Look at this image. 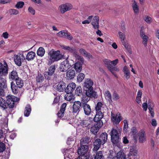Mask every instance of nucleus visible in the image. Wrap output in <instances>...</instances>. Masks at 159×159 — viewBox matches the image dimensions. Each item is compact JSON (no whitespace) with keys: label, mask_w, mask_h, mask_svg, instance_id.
Returning a JSON list of instances; mask_svg holds the SVG:
<instances>
[{"label":"nucleus","mask_w":159,"mask_h":159,"mask_svg":"<svg viewBox=\"0 0 159 159\" xmlns=\"http://www.w3.org/2000/svg\"><path fill=\"white\" fill-rule=\"evenodd\" d=\"M84 100L81 99L82 107L83 108L84 114L89 116L91 114L92 111L90 106Z\"/></svg>","instance_id":"6e6552de"},{"label":"nucleus","mask_w":159,"mask_h":159,"mask_svg":"<svg viewBox=\"0 0 159 159\" xmlns=\"http://www.w3.org/2000/svg\"><path fill=\"white\" fill-rule=\"evenodd\" d=\"M113 99L114 100H117L119 98V95L116 91H114L112 95Z\"/></svg>","instance_id":"052dcab7"},{"label":"nucleus","mask_w":159,"mask_h":159,"mask_svg":"<svg viewBox=\"0 0 159 159\" xmlns=\"http://www.w3.org/2000/svg\"><path fill=\"white\" fill-rule=\"evenodd\" d=\"M31 111V108L30 105H27L25 107L24 111V115L26 117H28L30 115Z\"/></svg>","instance_id":"cd10ccee"},{"label":"nucleus","mask_w":159,"mask_h":159,"mask_svg":"<svg viewBox=\"0 0 159 159\" xmlns=\"http://www.w3.org/2000/svg\"><path fill=\"white\" fill-rule=\"evenodd\" d=\"M101 144L103 145L102 141L100 139H96L93 143V150L97 151L100 148Z\"/></svg>","instance_id":"a211bd4d"},{"label":"nucleus","mask_w":159,"mask_h":159,"mask_svg":"<svg viewBox=\"0 0 159 159\" xmlns=\"http://www.w3.org/2000/svg\"><path fill=\"white\" fill-rule=\"evenodd\" d=\"M57 35L59 37H64L69 40H72L73 37L67 30H62L57 34Z\"/></svg>","instance_id":"1a4fd4ad"},{"label":"nucleus","mask_w":159,"mask_h":159,"mask_svg":"<svg viewBox=\"0 0 159 159\" xmlns=\"http://www.w3.org/2000/svg\"><path fill=\"white\" fill-rule=\"evenodd\" d=\"M89 149L88 145L84 144L80 145V146L78 149V153L79 155L87 156V152Z\"/></svg>","instance_id":"9d476101"},{"label":"nucleus","mask_w":159,"mask_h":159,"mask_svg":"<svg viewBox=\"0 0 159 159\" xmlns=\"http://www.w3.org/2000/svg\"><path fill=\"white\" fill-rule=\"evenodd\" d=\"M152 18L148 16H146L145 17L144 20L148 23H150L152 22Z\"/></svg>","instance_id":"e2e57ef3"},{"label":"nucleus","mask_w":159,"mask_h":159,"mask_svg":"<svg viewBox=\"0 0 159 159\" xmlns=\"http://www.w3.org/2000/svg\"><path fill=\"white\" fill-rule=\"evenodd\" d=\"M105 96L106 99L110 100H111V94L109 91L107 90L105 92Z\"/></svg>","instance_id":"3c124183"},{"label":"nucleus","mask_w":159,"mask_h":159,"mask_svg":"<svg viewBox=\"0 0 159 159\" xmlns=\"http://www.w3.org/2000/svg\"><path fill=\"white\" fill-rule=\"evenodd\" d=\"M107 137L108 134L106 132L103 133L100 135L99 139L102 141L103 144H105L107 142Z\"/></svg>","instance_id":"7c9ffc66"},{"label":"nucleus","mask_w":159,"mask_h":159,"mask_svg":"<svg viewBox=\"0 0 159 159\" xmlns=\"http://www.w3.org/2000/svg\"><path fill=\"white\" fill-rule=\"evenodd\" d=\"M75 93L78 96H80L82 94V89L80 86H79L77 87L75 90Z\"/></svg>","instance_id":"09e8293b"},{"label":"nucleus","mask_w":159,"mask_h":159,"mask_svg":"<svg viewBox=\"0 0 159 159\" xmlns=\"http://www.w3.org/2000/svg\"><path fill=\"white\" fill-rule=\"evenodd\" d=\"M56 67V65H52L50 66L47 72L48 75L49 76L52 75L54 73Z\"/></svg>","instance_id":"72a5a7b5"},{"label":"nucleus","mask_w":159,"mask_h":159,"mask_svg":"<svg viewBox=\"0 0 159 159\" xmlns=\"http://www.w3.org/2000/svg\"><path fill=\"white\" fill-rule=\"evenodd\" d=\"M72 65L71 62L68 59H66L61 63L59 67L60 70L62 72H66Z\"/></svg>","instance_id":"423d86ee"},{"label":"nucleus","mask_w":159,"mask_h":159,"mask_svg":"<svg viewBox=\"0 0 159 159\" xmlns=\"http://www.w3.org/2000/svg\"><path fill=\"white\" fill-rule=\"evenodd\" d=\"M65 95V99L67 101H70L74 99V95L72 93H66Z\"/></svg>","instance_id":"79ce46f5"},{"label":"nucleus","mask_w":159,"mask_h":159,"mask_svg":"<svg viewBox=\"0 0 159 159\" xmlns=\"http://www.w3.org/2000/svg\"><path fill=\"white\" fill-rule=\"evenodd\" d=\"M104 152L99 151L97 152L94 157V159H104V156L103 155Z\"/></svg>","instance_id":"473e14b6"},{"label":"nucleus","mask_w":159,"mask_h":159,"mask_svg":"<svg viewBox=\"0 0 159 159\" xmlns=\"http://www.w3.org/2000/svg\"><path fill=\"white\" fill-rule=\"evenodd\" d=\"M102 125H103L102 124H99L96 122L94 125L91 127L90 129L91 132L94 134H96L99 129Z\"/></svg>","instance_id":"4468645a"},{"label":"nucleus","mask_w":159,"mask_h":159,"mask_svg":"<svg viewBox=\"0 0 159 159\" xmlns=\"http://www.w3.org/2000/svg\"><path fill=\"white\" fill-rule=\"evenodd\" d=\"M111 116L113 121L115 122H119L122 120L121 116L119 113H117L115 116V115L111 113Z\"/></svg>","instance_id":"a878e982"},{"label":"nucleus","mask_w":159,"mask_h":159,"mask_svg":"<svg viewBox=\"0 0 159 159\" xmlns=\"http://www.w3.org/2000/svg\"><path fill=\"white\" fill-rule=\"evenodd\" d=\"M139 137V141L141 143L144 142L146 140V137L145 136V132L144 130H141L138 133Z\"/></svg>","instance_id":"6ab92c4d"},{"label":"nucleus","mask_w":159,"mask_h":159,"mask_svg":"<svg viewBox=\"0 0 159 159\" xmlns=\"http://www.w3.org/2000/svg\"><path fill=\"white\" fill-rule=\"evenodd\" d=\"M132 2V7L134 13H138L139 12V7L138 3L135 0H133Z\"/></svg>","instance_id":"c85d7f7f"},{"label":"nucleus","mask_w":159,"mask_h":159,"mask_svg":"<svg viewBox=\"0 0 159 159\" xmlns=\"http://www.w3.org/2000/svg\"><path fill=\"white\" fill-rule=\"evenodd\" d=\"M28 11L32 15H34L35 14V10L31 7H29Z\"/></svg>","instance_id":"338daca9"},{"label":"nucleus","mask_w":159,"mask_h":159,"mask_svg":"<svg viewBox=\"0 0 159 159\" xmlns=\"http://www.w3.org/2000/svg\"><path fill=\"white\" fill-rule=\"evenodd\" d=\"M25 3L23 1H19L17 2L15 5V7L17 9L22 8L24 5Z\"/></svg>","instance_id":"8fccbe9b"},{"label":"nucleus","mask_w":159,"mask_h":159,"mask_svg":"<svg viewBox=\"0 0 159 159\" xmlns=\"http://www.w3.org/2000/svg\"><path fill=\"white\" fill-rule=\"evenodd\" d=\"M9 77L10 79L12 80H16L19 78L18 76L17 72L15 70H13L11 72V74L9 75Z\"/></svg>","instance_id":"393cba45"},{"label":"nucleus","mask_w":159,"mask_h":159,"mask_svg":"<svg viewBox=\"0 0 159 159\" xmlns=\"http://www.w3.org/2000/svg\"><path fill=\"white\" fill-rule=\"evenodd\" d=\"M71 53L73 54L74 56L76 59H78L82 63L84 62V58L79 55L75 49L74 48V52H72Z\"/></svg>","instance_id":"c9c22d12"},{"label":"nucleus","mask_w":159,"mask_h":159,"mask_svg":"<svg viewBox=\"0 0 159 159\" xmlns=\"http://www.w3.org/2000/svg\"><path fill=\"white\" fill-rule=\"evenodd\" d=\"M44 80L43 75L41 74H38L36 77V81L38 83L42 82Z\"/></svg>","instance_id":"49530a36"},{"label":"nucleus","mask_w":159,"mask_h":159,"mask_svg":"<svg viewBox=\"0 0 159 159\" xmlns=\"http://www.w3.org/2000/svg\"><path fill=\"white\" fill-rule=\"evenodd\" d=\"M16 81V85L15 83L12 81L11 83V88L13 93L15 94H17L24 86L23 81L20 78L17 79Z\"/></svg>","instance_id":"7ed1b4c3"},{"label":"nucleus","mask_w":159,"mask_h":159,"mask_svg":"<svg viewBox=\"0 0 159 159\" xmlns=\"http://www.w3.org/2000/svg\"><path fill=\"white\" fill-rule=\"evenodd\" d=\"M74 68L77 72H80L82 70V64L79 61L76 62L74 64Z\"/></svg>","instance_id":"2f4dec72"},{"label":"nucleus","mask_w":159,"mask_h":159,"mask_svg":"<svg viewBox=\"0 0 159 159\" xmlns=\"http://www.w3.org/2000/svg\"><path fill=\"white\" fill-rule=\"evenodd\" d=\"M79 52L82 55L84 56L87 57L89 58H91L92 56L91 54L88 53L84 49L81 48L79 50Z\"/></svg>","instance_id":"f704fd0d"},{"label":"nucleus","mask_w":159,"mask_h":159,"mask_svg":"<svg viewBox=\"0 0 159 159\" xmlns=\"http://www.w3.org/2000/svg\"><path fill=\"white\" fill-rule=\"evenodd\" d=\"M110 154L108 157L110 159H113L116 157V153L112 150H110Z\"/></svg>","instance_id":"5fc2aeb1"},{"label":"nucleus","mask_w":159,"mask_h":159,"mask_svg":"<svg viewBox=\"0 0 159 159\" xmlns=\"http://www.w3.org/2000/svg\"><path fill=\"white\" fill-rule=\"evenodd\" d=\"M14 61L15 63L18 66L21 65L22 62L25 60V58L23 54L19 53L14 56Z\"/></svg>","instance_id":"0eeeda50"},{"label":"nucleus","mask_w":159,"mask_h":159,"mask_svg":"<svg viewBox=\"0 0 159 159\" xmlns=\"http://www.w3.org/2000/svg\"><path fill=\"white\" fill-rule=\"evenodd\" d=\"M75 75V70L74 69H70L66 72V76L67 79H73Z\"/></svg>","instance_id":"4be33fe9"},{"label":"nucleus","mask_w":159,"mask_h":159,"mask_svg":"<svg viewBox=\"0 0 159 159\" xmlns=\"http://www.w3.org/2000/svg\"><path fill=\"white\" fill-rule=\"evenodd\" d=\"M97 92L93 90V89H84L81 99L86 102H89L90 98H95Z\"/></svg>","instance_id":"f257e3e1"},{"label":"nucleus","mask_w":159,"mask_h":159,"mask_svg":"<svg viewBox=\"0 0 159 159\" xmlns=\"http://www.w3.org/2000/svg\"><path fill=\"white\" fill-rule=\"evenodd\" d=\"M72 8V5L68 3L61 5L59 7V9L62 13L70 10Z\"/></svg>","instance_id":"f8f14e48"},{"label":"nucleus","mask_w":159,"mask_h":159,"mask_svg":"<svg viewBox=\"0 0 159 159\" xmlns=\"http://www.w3.org/2000/svg\"><path fill=\"white\" fill-rule=\"evenodd\" d=\"M9 12L11 14L17 15L19 13V11L16 9H11L9 10Z\"/></svg>","instance_id":"4d7b16f0"},{"label":"nucleus","mask_w":159,"mask_h":159,"mask_svg":"<svg viewBox=\"0 0 159 159\" xmlns=\"http://www.w3.org/2000/svg\"><path fill=\"white\" fill-rule=\"evenodd\" d=\"M103 62L105 64L107 65V67L109 69V67H110L112 65L111 64V61L107 59H105L104 60Z\"/></svg>","instance_id":"bf43d9fd"},{"label":"nucleus","mask_w":159,"mask_h":159,"mask_svg":"<svg viewBox=\"0 0 159 159\" xmlns=\"http://www.w3.org/2000/svg\"><path fill=\"white\" fill-rule=\"evenodd\" d=\"M60 53L59 50L55 51L52 49L49 51L48 54L49 56L48 64L51 65L54 62L61 59L62 58V56Z\"/></svg>","instance_id":"f03ea898"},{"label":"nucleus","mask_w":159,"mask_h":159,"mask_svg":"<svg viewBox=\"0 0 159 159\" xmlns=\"http://www.w3.org/2000/svg\"><path fill=\"white\" fill-rule=\"evenodd\" d=\"M5 145L3 143L0 142V152H2L5 149Z\"/></svg>","instance_id":"13d9d810"},{"label":"nucleus","mask_w":159,"mask_h":159,"mask_svg":"<svg viewBox=\"0 0 159 159\" xmlns=\"http://www.w3.org/2000/svg\"><path fill=\"white\" fill-rule=\"evenodd\" d=\"M145 28L144 27L142 26L141 28L140 31V34L141 37L143 39V40H148V36L145 34L144 33V30Z\"/></svg>","instance_id":"a19ab883"},{"label":"nucleus","mask_w":159,"mask_h":159,"mask_svg":"<svg viewBox=\"0 0 159 159\" xmlns=\"http://www.w3.org/2000/svg\"><path fill=\"white\" fill-rule=\"evenodd\" d=\"M118 34L121 40H124L125 39V35L124 34H123L121 32H118Z\"/></svg>","instance_id":"0e129e2a"},{"label":"nucleus","mask_w":159,"mask_h":159,"mask_svg":"<svg viewBox=\"0 0 159 159\" xmlns=\"http://www.w3.org/2000/svg\"><path fill=\"white\" fill-rule=\"evenodd\" d=\"M76 87L75 84L74 83H71L68 84L65 89L66 93H72L74 91Z\"/></svg>","instance_id":"f3484780"},{"label":"nucleus","mask_w":159,"mask_h":159,"mask_svg":"<svg viewBox=\"0 0 159 159\" xmlns=\"http://www.w3.org/2000/svg\"><path fill=\"white\" fill-rule=\"evenodd\" d=\"M66 84L63 81H60L57 84V89L59 92H63L66 89Z\"/></svg>","instance_id":"5701e85b"},{"label":"nucleus","mask_w":159,"mask_h":159,"mask_svg":"<svg viewBox=\"0 0 159 159\" xmlns=\"http://www.w3.org/2000/svg\"><path fill=\"white\" fill-rule=\"evenodd\" d=\"M148 108L150 107L151 108H153L154 106V103L152 101L151 99H148Z\"/></svg>","instance_id":"680f3d73"},{"label":"nucleus","mask_w":159,"mask_h":159,"mask_svg":"<svg viewBox=\"0 0 159 159\" xmlns=\"http://www.w3.org/2000/svg\"><path fill=\"white\" fill-rule=\"evenodd\" d=\"M6 88H3L2 87H0V96H4L5 95L4 89Z\"/></svg>","instance_id":"69168bd1"},{"label":"nucleus","mask_w":159,"mask_h":159,"mask_svg":"<svg viewBox=\"0 0 159 159\" xmlns=\"http://www.w3.org/2000/svg\"><path fill=\"white\" fill-rule=\"evenodd\" d=\"M19 98L12 95H8L6 97V103L7 107L10 108H13L15 106V102L19 100Z\"/></svg>","instance_id":"39448f33"},{"label":"nucleus","mask_w":159,"mask_h":159,"mask_svg":"<svg viewBox=\"0 0 159 159\" xmlns=\"http://www.w3.org/2000/svg\"><path fill=\"white\" fill-rule=\"evenodd\" d=\"M125 157V155L122 151L118 152L116 156V159H126Z\"/></svg>","instance_id":"e433bc0d"},{"label":"nucleus","mask_w":159,"mask_h":159,"mask_svg":"<svg viewBox=\"0 0 159 159\" xmlns=\"http://www.w3.org/2000/svg\"><path fill=\"white\" fill-rule=\"evenodd\" d=\"M80 125L83 127L88 126L89 124V121L88 120H83L80 122Z\"/></svg>","instance_id":"de8ad7c7"},{"label":"nucleus","mask_w":159,"mask_h":159,"mask_svg":"<svg viewBox=\"0 0 159 159\" xmlns=\"http://www.w3.org/2000/svg\"><path fill=\"white\" fill-rule=\"evenodd\" d=\"M0 87L3 88H7V84L6 80L3 78H0Z\"/></svg>","instance_id":"58836bf2"},{"label":"nucleus","mask_w":159,"mask_h":159,"mask_svg":"<svg viewBox=\"0 0 159 159\" xmlns=\"http://www.w3.org/2000/svg\"><path fill=\"white\" fill-rule=\"evenodd\" d=\"M93 85V82L91 79H87L84 82V89H93L92 86Z\"/></svg>","instance_id":"412c9836"},{"label":"nucleus","mask_w":159,"mask_h":159,"mask_svg":"<svg viewBox=\"0 0 159 159\" xmlns=\"http://www.w3.org/2000/svg\"><path fill=\"white\" fill-rule=\"evenodd\" d=\"M45 50L42 47H39L38 49L37 52V54L41 57H42L45 53Z\"/></svg>","instance_id":"c03bdc74"},{"label":"nucleus","mask_w":159,"mask_h":159,"mask_svg":"<svg viewBox=\"0 0 159 159\" xmlns=\"http://www.w3.org/2000/svg\"><path fill=\"white\" fill-rule=\"evenodd\" d=\"M104 114L102 111L96 112V114L93 118V120L96 123L102 124L103 125V122L101 120Z\"/></svg>","instance_id":"9b49d317"},{"label":"nucleus","mask_w":159,"mask_h":159,"mask_svg":"<svg viewBox=\"0 0 159 159\" xmlns=\"http://www.w3.org/2000/svg\"><path fill=\"white\" fill-rule=\"evenodd\" d=\"M109 70L112 72V74L114 75V73L112 71L115 70L116 71H119V69L117 67H116L115 66H113L111 65L110 67H109Z\"/></svg>","instance_id":"864d4df0"},{"label":"nucleus","mask_w":159,"mask_h":159,"mask_svg":"<svg viewBox=\"0 0 159 159\" xmlns=\"http://www.w3.org/2000/svg\"><path fill=\"white\" fill-rule=\"evenodd\" d=\"M61 48L63 49L64 50H66L68 51V52H74V48L73 47L71 48L70 47L65 45H62L61 46Z\"/></svg>","instance_id":"a18cd8bd"},{"label":"nucleus","mask_w":159,"mask_h":159,"mask_svg":"<svg viewBox=\"0 0 159 159\" xmlns=\"http://www.w3.org/2000/svg\"><path fill=\"white\" fill-rule=\"evenodd\" d=\"M121 133L119 130L114 128L112 129L110 134L112 143L114 144H117L120 140V136Z\"/></svg>","instance_id":"20e7f679"},{"label":"nucleus","mask_w":159,"mask_h":159,"mask_svg":"<svg viewBox=\"0 0 159 159\" xmlns=\"http://www.w3.org/2000/svg\"><path fill=\"white\" fill-rule=\"evenodd\" d=\"M124 127H123V130L125 132H126L127 130V129L128 128V122L126 120H124Z\"/></svg>","instance_id":"6e6d98bb"},{"label":"nucleus","mask_w":159,"mask_h":159,"mask_svg":"<svg viewBox=\"0 0 159 159\" xmlns=\"http://www.w3.org/2000/svg\"><path fill=\"white\" fill-rule=\"evenodd\" d=\"M103 104L100 102H98L97 104L95 107V109L96 112L99 111H102V109L103 108Z\"/></svg>","instance_id":"4c0bfd02"},{"label":"nucleus","mask_w":159,"mask_h":159,"mask_svg":"<svg viewBox=\"0 0 159 159\" xmlns=\"http://www.w3.org/2000/svg\"><path fill=\"white\" fill-rule=\"evenodd\" d=\"M67 106V104L66 103H63L61 106L60 110L57 114L58 118H61L64 116V112L66 110V108Z\"/></svg>","instance_id":"dca6fc26"},{"label":"nucleus","mask_w":159,"mask_h":159,"mask_svg":"<svg viewBox=\"0 0 159 159\" xmlns=\"http://www.w3.org/2000/svg\"><path fill=\"white\" fill-rule=\"evenodd\" d=\"M73 150V148H70L69 149H64L62 150V152L64 155H66V154L70 155L71 157H72V156L74 155Z\"/></svg>","instance_id":"c756f323"},{"label":"nucleus","mask_w":159,"mask_h":159,"mask_svg":"<svg viewBox=\"0 0 159 159\" xmlns=\"http://www.w3.org/2000/svg\"><path fill=\"white\" fill-rule=\"evenodd\" d=\"M0 107H1L3 109H5L7 108L6 101L1 97H0Z\"/></svg>","instance_id":"37998d69"},{"label":"nucleus","mask_w":159,"mask_h":159,"mask_svg":"<svg viewBox=\"0 0 159 159\" xmlns=\"http://www.w3.org/2000/svg\"><path fill=\"white\" fill-rule=\"evenodd\" d=\"M35 53L32 51L29 52L26 56V60L29 61L33 60L35 57Z\"/></svg>","instance_id":"b1692460"},{"label":"nucleus","mask_w":159,"mask_h":159,"mask_svg":"<svg viewBox=\"0 0 159 159\" xmlns=\"http://www.w3.org/2000/svg\"><path fill=\"white\" fill-rule=\"evenodd\" d=\"M131 132L134 135H135L137 133L138 131L136 127H133L131 129Z\"/></svg>","instance_id":"774afa93"},{"label":"nucleus","mask_w":159,"mask_h":159,"mask_svg":"<svg viewBox=\"0 0 159 159\" xmlns=\"http://www.w3.org/2000/svg\"><path fill=\"white\" fill-rule=\"evenodd\" d=\"M84 78V75L83 73H80L77 77V80L78 82H82Z\"/></svg>","instance_id":"603ef678"},{"label":"nucleus","mask_w":159,"mask_h":159,"mask_svg":"<svg viewBox=\"0 0 159 159\" xmlns=\"http://www.w3.org/2000/svg\"><path fill=\"white\" fill-rule=\"evenodd\" d=\"M123 71L125 78L127 80L129 79L130 77V72L128 67L126 66H124Z\"/></svg>","instance_id":"bb28decb"},{"label":"nucleus","mask_w":159,"mask_h":159,"mask_svg":"<svg viewBox=\"0 0 159 159\" xmlns=\"http://www.w3.org/2000/svg\"><path fill=\"white\" fill-rule=\"evenodd\" d=\"M81 106V102L79 101H75L73 106V112L74 113L79 112L80 111V109Z\"/></svg>","instance_id":"2eb2a0df"},{"label":"nucleus","mask_w":159,"mask_h":159,"mask_svg":"<svg viewBox=\"0 0 159 159\" xmlns=\"http://www.w3.org/2000/svg\"><path fill=\"white\" fill-rule=\"evenodd\" d=\"M99 17L98 16H95L93 19L92 24L95 29H98L99 28Z\"/></svg>","instance_id":"aec40b11"},{"label":"nucleus","mask_w":159,"mask_h":159,"mask_svg":"<svg viewBox=\"0 0 159 159\" xmlns=\"http://www.w3.org/2000/svg\"><path fill=\"white\" fill-rule=\"evenodd\" d=\"M90 138L88 136H85L80 140V145L86 144L88 145Z\"/></svg>","instance_id":"ea45409f"},{"label":"nucleus","mask_w":159,"mask_h":159,"mask_svg":"<svg viewBox=\"0 0 159 159\" xmlns=\"http://www.w3.org/2000/svg\"><path fill=\"white\" fill-rule=\"evenodd\" d=\"M8 66L5 61L4 62V66L2 63L0 62V76L2 74L3 75H6L8 73Z\"/></svg>","instance_id":"ddd939ff"}]
</instances>
